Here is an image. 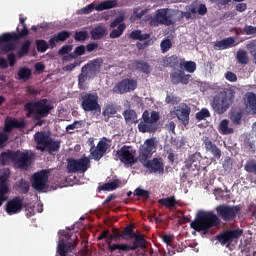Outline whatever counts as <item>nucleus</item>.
<instances>
[{"mask_svg": "<svg viewBox=\"0 0 256 256\" xmlns=\"http://www.w3.org/2000/svg\"><path fill=\"white\" fill-rule=\"evenodd\" d=\"M191 229L197 233L203 232V235H209V229H219L221 227V218L213 211H199L194 221L190 224Z\"/></svg>", "mask_w": 256, "mask_h": 256, "instance_id": "nucleus-1", "label": "nucleus"}, {"mask_svg": "<svg viewBox=\"0 0 256 256\" xmlns=\"http://www.w3.org/2000/svg\"><path fill=\"white\" fill-rule=\"evenodd\" d=\"M24 109L27 112L26 117H33L34 121H36L37 127H41L43 125L45 117H48L53 109V105L49 104L47 98L28 102L24 105Z\"/></svg>", "mask_w": 256, "mask_h": 256, "instance_id": "nucleus-2", "label": "nucleus"}, {"mask_svg": "<svg viewBox=\"0 0 256 256\" xmlns=\"http://www.w3.org/2000/svg\"><path fill=\"white\" fill-rule=\"evenodd\" d=\"M235 101V90L228 89L221 91L217 95L213 97L212 102H210V105L214 111V113H217V115H223V113H227L229 111V107L233 105V102Z\"/></svg>", "mask_w": 256, "mask_h": 256, "instance_id": "nucleus-3", "label": "nucleus"}, {"mask_svg": "<svg viewBox=\"0 0 256 256\" xmlns=\"http://www.w3.org/2000/svg\"><path fill=\"white\" fill-rule=\"evenodd\" d=\"M101 67H103V58H95L82 66L81 73L78 75L79 89H85L87 79H95L101 73Z\"/></svg>", "mask_w": 256, "mask_h": 256, "instance_id": "nucleus-4", "label": "nucleus"}, {"mask_svg": "<svg viewBox=\"0 0 256 256\" xmlns=\"http://www.w3.org/2000/svg\"><path fill=\"white\" fill-rule=\"evenodd\" d=\"M178 10L161 8L155 11L154 16L150 20L151 27H159V25H175L177 23Z\"/></svg>", "mask_w": 256, "mask_h": 256, "instance_id": "nucleus-5", "label": "nucleus"}, {"mask_svg": "<svg viewBox=\"0 0 256 256\" xmlns=\"http://www.w3.org/2000/svg\"><path fill=\"white\" fill-rule=\"evenodd\" d=\"M134 242L133 245H127V244H112L111 241H107L108 243V251L110 253H115V251H119V253H127L128 251H137V249H145L147 245V240H145V235L143 234H136L133 237Z\"/></svg>", "mask_w": 256, "mask_h": 256, "instance_id": "nucleus-6", "label": "nucleus"}, {"mask_svg": "<svg viewBox=\"0 0 256 256\" xmlns=\"http://www.w3.org/2000/svg\"><path fill=\"white\" fill-rule=\"evenodd\" d=\"M159 119V112L152 111L149 113V110H145L142 114V121L138 124V131H140V133H155V131H157L155 123H157Z\"/></svg>", "mask_w": 256, "mask_h": 256, "instance_id": "nucleus-7", "label": "nucleus"}, {"mask_svg": "<svg viewBox=\"0 0 256 256\" xmlns=\"http://www.w3.org/2000/svg\"><path fill=\"white\" fill-rule=\"evenodd\" d=\"M80 102V107L83 111L87 113H101V105H99V95H97V93H82Z\"/></svg>", "mask_w": 256, "mask_h": 256, "instance_id": "nucleus-8", "label": "nucleus"}, {"mask_svg": "<svg viewBox=\"0 0 256 256\" xmlns=\"http://www.w3.org/2000/svg\"><path fill=\"white\" fill-rule=\"evenodd\" d=\"M215 211L222 221H235L237 215H239V212L241 211V207L239 205L231 206L220 204L215 208Z\"/></svg>", "mask_w": 256, "mask_h": 256, "instance_id": "nucleus-9", "label": "nucleus"}, {"mask_svg": "<svg viewBox=\"0 0 256 256\" xmlns=\"http://www.w3.org/2000/svg\"><path fill=\"white\" fill-rule=\"evenodd\" d=\"M89 167H91V160L88 157L67 159L66 169L68 173H85Z\"/></svg>", "mask_w": 256, "mask_h": 256, "instance_id": "nucleus-10", "label": "nucleus"}, {"mask_svg": "<svg viewBox=\"0 0 256 256\" xmlns=\"http://www.w3.org/2000/svg\"><path fill=\"white\" fill-rule=\"evenodd\" d=\"M49 170L35 172L31 178V185L35 191H45L49 189Z\"/></svg>", "mask_w": 256, "mask_h": 256, "instance_id": "nucleus-11", "label": "nucleus"}, {"mask_svg": "<svg viewBox=\"0 0 256 256\" xmlns=\"http://www.w3.org/2000/svg\"><path fill=\"white\" fill-rule=\"evenodd\" d=\"M157 149V143L155 142V138H149L144 141V144L140 147L138 161L141 163H145V161H149L151 157H153V153Z\"/></svg>", "mask_w": 256, "mask_h": 256, "instance_id": "nucleus-12", "label": "nucleus"}, {"mask_svg": "<svg viewBox=\"0 0 256 256\" xmlns=\"http://www.w3.org/2000/svg\"><path fill=\"white\" fill-rule=\"evenodd\" d=\"M111 147V139L103 137L98 143L97 146H93L90 149V155L94 161H101L105 157V153Z\"/></svg>", "mask_w": 256, "mask_h": 256, "instance_id": "nucleus-13", "label": "nucleus"}, {"mask_svg": "<svg viewBox=\"0 0 256 256\" xmlns=\"http://www.w3.org/2000/svg\"><path fill=\"white\" fill-rule=\"evenodd\" d=\"M136 89L137 80L125 78L115 84L113 93H117V95H125V93H131V91H135Z\"/></svg>", "mask_w": 256, "mask_h": 256, "instance_id": "nucleus-14", "label": "nucleus"}, {"mask_svg": "<svg viewBox=\"0 0 256 256\" xmlns=\"http://www.w3.org/2000/svg\"><path fill=\"white\" fill-rule=\"evenodd\" d=\"M243 235L242 229H233V230H226L216 236V241L221 243V245H231L233 241L239 239Z\"/></svg>", "mask_w": 256, "mask_h": 256, "instance_id": "nucleus-15", "label": "nucleus"}, {"mask_svg": "<svg viewBox=\"0 0 256 256\" xmlns=\"http://www.w3.org/2000/svg\"><path fill=\"white\" fill-rule=\"evenodd\" d=\"M119 161L124 163V165H135L137 163V158L133 155V151L129 146H123L116 151Z\"/></svg>", "mask_w": 256, "mask_h": 256, "instance_id": "nucleus-16", "label": "nucleus"}, {"mask_svg": "<svg viewBox=\"0 0 256 256\" xmlns=\"http://www.w3.org/2000/svg\"><path fill=\"white\" fill-rule=\"evenodd\" d=\"M23 201H25V198H21L20 196L10 199L5 205L7 215H17V213H21V211H23Z\"/></svg>", "mask_w": 256, "mask_h": 256, "instance_id": "nucleus-17", "label": "nucleus"}, {"mask_svg": "<svg viewBox=\"0 0 256 256\" xmlns=\"http://www.w3.org/2000/svg\"><path fill=\"white\" fill-rule=\"evenodd\" d=\"M142 165L145 167V169H148L149 173H157L158 175H163V173H165L163 158L146 160L145 162H142Z\"/></svg>", "mask_w": 256, "mask_h": 256, "instance_id": "nucleus-18", "label": "nucleus"}, {"mask_svg": "<svg viewBox=\"0 0 256 256\" xmlns=\"http://www.w3.org/2000/svg\"><path fill=\"white\" fill-rule=\"evenodd\" d=\"M202 143L207 153H210V155H212V157H214L217 161L221 159L223 153L221 152V148H218L217 144L213 142V139H211L209 136H203Z\"/></svg>", "mask_w": 256, "mask_h": 256, "instance_id": "nucleus-19", "label": "nucleus"}, {"mask_svg": "<svg viewBox=\"0 0 256 256\" xmlns=\"http://www.w3.org/2000/svg\"><path fill=\"white\" fill-rule=\"evenodd\" d=\"M18 33H5L0 36V45L3 43H9V41H19V39H23V37H27L29 35V28L27 26H23L22 30L19 31V27H17Z\"/></svg>", "mask_w": 256, "mask_h": 256, "instance_id": "nucleus-20", "label": "nucleus"}, {"mask_svg": "<svg viewBox=\"0 0 256 256\" xmlns=\"http://www.w3.org/2000/svg\"><path fill=\"white\" fill-rule=\"evenodd\" d=\"M31 157L29 152L17 150L14 152V163H16L19 169H27L31 165Z\"/></svg>", "mask_w": 256, "mask_h": 256, "instance_id": "nucleus-21", "label": "nucleus"}, {"mask_svg": "<svg viewBox=\"0 0 256 256\" xmlns=\"http://www.w3.org/2000/svg\"><path fill=\"white\" fill-rule=\"evenodd\" d=\"M170 79L172 85H189V81L191 80V74H185L183 70H176L170 74Z\"/></svg>", "mask_w": 256, "mask_h": 256, "instance_id": "nucleus-22", "label": "nucleus"}, {"mask_svg": "<svg viewBox=\"0 0 256 256\" xmlns=\"http://www.w3.org/2000/svg\"><path fill=\"white\" fill-rule=\"evenodd\" d=\"M189 115H191V107H189V105L186 103L180 104L176 110V117L179 121H181L184 127L189 125Z\"/></svg>", "mask_w": 256, "mask_h": 256, "instance_id": "nucleus-23", "label": "nucleus"}, {"mask_svg": "<svg viewBox=\"0 0 256 256\" xmlns=\"http://www.w3.org/2000/svg\"><path fill=\"white\" fill-rule=\"evenodd\" d=\"M69 37H71V32L67 30L60 31L57 34L51 36L48 41L50 49H55V47H57V43H65Z\"/></svg>", "mask_w": 256, "mask_h": 256, "instance_id": "nucleus-24", "label": "nucleus"}, {"mask_svg": "<svg viewBox=\"0 0 256 256\" xmlns=\"http://www.w3.org/2000/svg\"><path fill=\"white\" fill-rule=\"evenodd\" d=\"M74 241L75 242L65 243L64 240H61L58 243L57 253L60 256H67V253H69V251H73V249H75V247H77V243H79V238H77V236H75Z\"/></svg>", "mask_w": 256, "mask_h": 256, "instance_id": "nucleus-25", "label": "nucleus"}, {"mask_svg": "<svg viewBox=\"0 0 256 256\" xmlns=\"http://www.w3.org/2000/svg\"><path fill=\"white\" fill-rule=\"evenodd\" d=\"M51 138V135H49L45 131H39L34 134V141L36 143V149L38 151H42L43 147H45Z\"/></svg>", "mask_w": 256, "mask_h": 256, "instance_id": "nucleus-26", "label": "nucleus"}, {"mask_svg": "<svg viewBox=\"0 0 256 256\" xmlns=\"http://www.w3.org/2000/svg\"><path fill=\"white\" fill-rule=\"evenodd\" d=\"M25 122H21L15 118L7 117L4 122V133H11L13 129H23Z\"/></svg>", "mask_w": 256, "mask_h": 256, "instance_id": "nucleus-27", "label": "nucleus"}, {"mask_svg": "<svg viewBox=\"0 0 256 256\" xmlns=\"http://www.w3.org/2000/svg\"><path fill=\"white\" fill-rule=\"evenodd\" d=\"M244 105L251 115H256V94L247 92L244 98Z\"/></svg>", "mask_w": 256, "mask_h": 256, "instance_id": "nucleus-28", "label": "nucleus"}, {"mask_svg": "<svg viewBox=\"0 0 256 256\" xmlns=\"http://www.w3.org/2000/svg\"><path fill=\"white\" fill-rule=\"evenodd\" d=\"M234 46H235V38L228 37V38H224L222 40L216 41L214 44V49H216V51H223L225 49H229Z\"/></svg>", "mask_w": 256, "mask_h": 256, "instance_id": "nucleus-29", "label": "nucleus"}, {"mask_svg": "<svg viewBox=\"0 0 256 256\" xmlns=\"http://www.w3.org/2000/svg\"><path fill=\"white\" fill-rule=\"evenodd\" d=\"M132 68L138 73H144V75H149L151 73V65L143 60H135L132 63Z\"/></svg>", "mask_w": 256, "mask_h": 256, "instance_id": "nucleus-30", "label": "nucleus"}, {"mask_svg": "<svg viewBox=\"0 0 256 256\" xmlns=\"http://www.w3.org/2000/svg\"><path fill=\"white\" fill-rule=\"evenodd\" d=\"M61 149V140H55L50 136V139L46 143L45 147H42L43 151H48V153H57Z\"/></svg>", "mask_w": 256, "mask_h": 256, "instance_id": "nucleus-31", "label": "nucleus"}, {"mask_svg": "<svg viewBox=\"0 0 256 256\" xmlns=\"http://www.w3.org/2000/svg\"><path fill=\"white\" fill-rule=\"evenodd\" d=\"M14 189L17 191V193H20V195H27V193H29V189H31V184L29 181L21 178L18 182H16Z\"/></svg>", "mask_w": 256, "mask_h": 256, "instance_id": "nucleus-32", "label": "nucleus"}, {"mask_svg": "<svg viewBox=\"0 0 256 256\" xmlns=\"http://www.w3.org/2000/svg\"><path fill=\"white\" fill-rule=\"evenodd\" d=\"M158 203L159 205L166 207V209H175L177 205H179V201H177L175 196L161 198L158 200Z\"/></svg>", "mask_w": 256, "mask_h": 256, "instance_id": "nucleus-33", "label": "nucleus"}, {"mask_svg": "<svg viewBox=\"0 0 256 256\" xmlns=\"http://www.w3.org/2000/svg\"><path fill=\"white\" fill-rule=\"evenodd\" d=\"M106 33H107V29L105 28V26L94 27L90 31L91 39L93 41H97L99 39H103L105 37Z\"/></svg>", "mask_w": 256, "mask_h": 256, "instance_id": "nucleus-34", "label": "nucleus"}, {"mask_svg": "<svg viewBox=\"0 0 256 256\" xmlns=\"http://www.w3.org/2000/svg\"><path fill=\"white\" fill-rule=\"evenodd\" d=\"M180 69H184L187 73L197 71V63L195 61H187L185 58L180 59Z\"/></svg>", "mask_w": 256, "mask_h": 256, "instance_id": "nucleus-35", "label": "nucleus"}, {"mask_svg": "<svg viewBox=\"0 0 256 256\" xmlns=\"http://www.w3.org/2000/svg\"><path fill=\"white\" fill-rule=\"evenodd\" d=\"M115 7H118L117 0H105L96 5L95 11H107L109 9H115Z\"/></svg>", "mask_w": 256, "mask_h": 256, "instance_id": "nucleus-36", "label": "nucleus"}, {"mask_svg": "<svg viewBox=\"0 0 256 256\" xmlns=\"http://www.w3.org/2000/svg\"><path fill=\"white\" fill-rule=\"evenodd\" d=\"M163 67H177L179 65V57L177 55L166 56L160 61Z\"/></svg>", "mask_w": 256, "mask_h": 256, "instance_id": "nucleus-37", "label": "nucleus"}, {"mask_svg": "<svg viewBox=\"0 0 256 256\" xmlns=\"http://www.w3.org/2000/svg\"><path fill=\"white\" fill-rule=\"evenodd\" d=\"M151 37V34H143L141 30H134L129 34V39H133V41H147Z\"/></svg>", "mask_w": 256, "mask_h": 256, "instance_id": "nucleus-38", "label": "nucleus"}, {"mask_svg": "<svg viewBox=\"0 0 256 256\" xmlns=\"http://www.w3.org/2000/svg\"><path fill=\"white\" fill-rule=\"evenodd\" d=\"M118 187H121V180L115 179L112 182L104 183L100 189L101 191H115V189H118Z\"/></svg>", "mask_w": 256, "mask_h": 256, "instance_id": "nucleus-39", "label": "nucleus"}, {"mask_svg": "<svg viewBox=\"0 0 256 256\" xmlns=\"http://www.w3.org/2000/svg\"><path fill=\"white\" fill-rule=\"evenodd\" d=\"M137 233H135V226L133 224H128L124 229L121 235H117V237H121V239H125V237H129L133 239Z\"/></svg>", "mask_w": 256, "mask_h": 256, "instance_id": "nucleus-40", "label": "nucleus"}, {"mask_svg": "<svg viewBox=\"0 0 256 256\" xmlns=\"http://www.w3.org/2000/svg\"><path fill=\"white\" fill-rule=\"evenodd\" d=\"M236 59H237V62L240 63V65H248L249 54L247 53V51L243 49H239L236 53Z\"/></svg>", "mask_w": 256, "mask_h": 256, "instance_id": "nucleus-41", "label": "nucleus"}, {"mask_svg": "<svg viewBox=\"0 0 256 256\" xmlns=\"http://www.w3.org/2000/svg\"><path fill=\"white\" fill-rule=\"evenodd\" d=\"M123 116L126 123H139V120H137V112H135V110H125Z\"/></svg>", "mask_w": 256, "mask_h": 256, "instance_id": "nucleus-42", "label": "nucleus"}, {"mask_svg": "<svg viewBox=\"0 0 256 256\" xmlns=\"http://www.w3.org/2000/svg\"><path fill=\"white\" fill-rule=\"evenodd\" d=\"M241 119H243V111L242 110H232L230 113V120L234 125H241Z\"/></svg>", "mask_w": 256, "mask_h": 256, "instance_id": "nucleus-43", "label": "nucleus"}, {"mask_svg": "<svg viewBox=\"0 0 256 256\" xmlns=\"http://www.w3.org/2000/svg\"><path fill=\"white\" fill-rule=\"evenodd\" d=\"M125 29H127V25L125 23L120 24L117 26V28H114L110 33V39H119L121 35L125 32Z\"/></svg>", "mask_w": 256, "mask_h": 256, "instance_id": "nucleus-44", "label": "nucleus"}, {"mask_svg": "<svg viewBox=\"0 0 256 256\" xmlns=\"http://www.w3.org/2000/svg\"><path fill=\"white\" fill-rule=\"evenodd\" d=\"M7 193H9V186L7 183H0V207L5 201H7V199H9V197H7Z\"/></svg>", "mask_w": 256, "mask_h": 256, "instance_id": "nucleus-45", "label": "nucleus"}, {"mask_svg": "<svg viewBox=\"0 0 256 256\" xmlns=\"http://www.w3.org/2000/svg\"><path fill=\"white\" fill-rule=\"evenodd\" d=\"M219 131L222 135H231L233 128H229V120L224 119L219 124Z\"/></svg>", "mask_w": 256, "mask_h": 256, "instance_id": "nucleus-46", "label": "nucleus"}, {"mask_svg": "<svg viewBox=\"0 0 256 256\" xmlns=\"http://www.w3.org/2000/svg\"><path fill=\"white\" fill-rule=\"evenodd\" d=\"M14 155H15V152L13 151L2 152L0 156V161L2 165H7L9 161H12L13 163H15Z\"/></svg>", "mask_w": 256, "mask_h": 256, "instance_id": "nucleus-47", "label": "nucleus"}, {"mask_svg": "<svg viewBox=\"0 0 256 256\" xmlns=\"http://www.w3.org/2000/svg\"><path fill=\"white\" fill-rule=\"evenodd\" d=\"M31 75L32 72L27 67H22L18 71V79H20V81H29V79H31Z\"/></svg>", "mask_w": 256, "mask_h": 256, "instance_id": "nucleus-48", "label": "nucleus"}, {"mask_svg": "<svg viewBox=\"0 0 256 256\" xmlns=\"http://www.w3.org/2000/svg\"><path fill=\"white\" fill-rule=\"evenodd\" d=\"M29 49H31V41L30 40H26L22 43V45L20 46L19 50H18V57H25V55H27V53H29Z\"/></svg>", "mask_w": 256, "mask_h": 256, "instance_id": "nucleus-49", "label": "nucleus"}, {"mask_svg": "<svg viewBox=\"0 0 256 256\" xmlns=\"http://www.w3.org/2000/svg\"><path fill=\"white\" fill-rule=\"evenodd\" d=\"M36 49L38 53H45L47 49H51V46L49 42L47 43V41L40 39V40H36Z\"/></svg>", "mask_w": 256, "mask_h": 256, "instance_id": "nucleus-50", "label": "nucleus"}, {"mask_svg": "<svg viewBox=\"0 0 256 256\" xmlns=\"http://www.w3.org/2000/svg\"><path fill=\"white\" fill-rule=\"evenodd\" d=\"M89 39V32L87 30L76 31L74 34V40L80 43L87 41Z\"/></svg>", "mask_w": 256, "mask_h": 256, "instance_id": "nucleus-51", "label": "nucleus"}, {"mask_svg": "<svg viewBox=\"0 0 256 256\" xmlns=\"http://www.w3.org/2000/svg\"><path fill=\"white\" fill-rule=\"evenodd\" d=\"M199 161H201V153L200 152H195L194 154L190 155L188 157L189 164H186L187 169H189L191 167V165H193V164L195 165V167H197V163H199Z\"/></svg>", "mask_w": 256, "mask_h": 256, "instance_id": "nucleus-52", "label": "nucleus"}, {"mask_svg": "<svg viewBox=\"0 0 256 256\" xmlns=\"http://www.w3.org/2000/svg\"><path fill=\"white\" fill-rule=\"evenodd\" d=\"M116 113L117 108L114 105H107L103 111V115L106 117L105 121H109Z\"/></svg>", "mask_w": 256, "mask_h": 256, "instance_id": "nucleus-53", "label": "nucleus"}, {"mask_svg": "<svg viewBox=\"0 0 256 256\" xmlns=\"http://www.w3.org/2000/svg\"><path fill=\"white\" fill-rule=\"evenodd\" d=\"M134 197H142L143 201H147L151 197V193L148 190L136 188L134 191Z\"/></svg>", "mask_w": 256, "mask_h": 256, "instance_id": "nucleus-54", "label": "nucleus"}, {"mask_svg": "<svg viewBox=\"0 0 256 256\" xmlns=\"http://www.w3.org/2000/svg\"><path fill=\"white\" fill-rule=\"evenodd\" d=\"M208 117H211V113L207 108H203L201 111L196 113V119L197 121H203L204 119H207Z\"/></svg>", "mask_w": 256, "mask_h": 256, "instance_id": "nucleus-55", "label": "nucleus"}, {"mask_svg": "<svg viewBox=\"0 0 256 256\" xmlns=\"http://www.w3.org/2000/svg\"><path fill=\"white\" fill-rule=\"evenodd\" d=\"M171 47H173V43L171 42L170 39H164L160 43V48H161L162 53H167V51H169V49H171Z\"/></svg>", "mask_w": 256, "mask_h": 256, "instance_id": "nucleus-56", "label": "nucleus"}, {"mask_svg": "<svg viewBox=\"0 0 256 256\" xmlns=\"http://www.w3.org/2000/svg\"><path fill=\"white\" fill-rule=\"evenodd\" d=\"M95 7H97V4H90L79 10L80 15H89V13H93L95 11Z\"/></svg>", "mask_w": 256, "mask_h": 256, "instance_id": "nucleus-57", "label": "nucleus"}, {"mask_svg": "<svg viewBox=\"0 0 256 256\" xmlns=\"http://www.w3.org/2000/svg\"><path fill=\"white\" fill-rule=\"evenodd\" d=\"M165 103L167 105H177V103H179V97H176L173 94H167L165 98Z\"/></svg>", "mask_w": 256, "mask_h": 256, "instance_id": "nucleus-58", "label": "nucleus"}, {"mask_svg": "<svg viewBox=\"0 0 256 256\" xmlns=\"http://www.w3.org/2000/svg\"><path fill=\"white\" fill-rule=\"evenodd\" d=\"M124 21H125V16H123V15L117 16V17L110 23L111 29H115V27H119V25L123 24Z\"/></svg>", "mask_w": 256, "mask_h": 256, "instance_id": "nucleus-59", "label": "nucleus"}, {"mask_svg": "<svg viewBox=\"0 0 256 256\" xmlns=\"http://www.w3.org/2000/svg\"><path fill=\"white\" fill-rule=\"evenodd\" d=\"M73 51L72 45H64L59 49V55H69Z\"/></svg>", "mask_w": 256, "mask_h": 256, "instance_id": "nucleus-60", "label": "nucleus"}, {"mask_svg": "<svg viewBox=\"0 0 256 256\" xmlns=\"http://www.w3.org/2000/svg\"><path fill=\"white\" fill-rule=\"evenodd\" d=\"M223 169L225 171H231L233 169V160L231 157H227L223 162Z\"/></svg>", "mask_w": 256, "mask_h": 256, "instance_id": "nucleus-61", "label": "nucleus"}, {"mask_svg": "<svg viewBox=\"0 0 256 256\" xmlns=\"http://www.w3.org/2000/svg\"><path fill=\"white\" fill-rule=\"evenodd\" d=\"M225 79H227V81H230V83H235L237 81V74L228 71L225 73Z\"/></svg>", "mask_w": 256, "mask_h": 256, "instance_id": "nucleus-62", "label": "nucleus"}, {"mask_svg": "<svg viewBox=\"0 0 256 256\" xmlns=\"http://www.w3.org/2000/svg\"><path fill=\"white\" fill-rule=\"evenodd\" d=\"M245 35H256V27L252 25H246L244 27Z\"/></svg>", "mask_w": 256, "mask_h": 256, "instance_id": "nucleus-63", "label": "nucleus"}, {"mask_svg": "<svg viewBox=\"0 0 256 256\" xmlns=\"http://www.w3.org/2000/svg\"><path fill=\"white\" fill-rule=\"evenodd\" d=\"M85 49H86L85 46L80 45L75 48L73 54L76 55V58L81 57V55H85Z\"/></svg>", "mask_w": 256, "mask_h": 256, "instance_id": "nucleus-64", "label": "nucleus"}]
</instances>
